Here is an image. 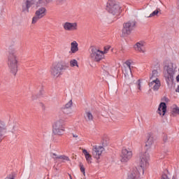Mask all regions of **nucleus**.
<instances>
[{
    "instance_id": "38",
    "label": "nucleus",
    "mask_w": 179,
    "mask_h": 179,
    "mask_svg": "<svg viewBox=\"0 0 179 179\" xmlns=\"http://www.w3.org/2000/svg\"><path fill=\"white\" fill-rule=\"evenodd\" d=\"M56 1H57V2H59V3H61L62 2H65V1H66V0H56Z\"/></svg>"
},
{
    "instance_id": "42",
    "label": "nucleus",
    "mask_w": 179,
    "mask_h": 179,
    "mask_svg": "<svg viewBox=\"0 0 179 179\" xmlns=\"http://www.w3.org/2000/svg\"><path fill=\"white\" fill-rule=\"evenodd\" d=\"M70 178H71V179H73V178H72V176H70Z\"/></svg>"
},
{
    "instance_id": "30",
    "label": "nucleus",
    "mask_w": 179,
    "mask_h": 179,
    "mask_svg": "<svg viewBox=\"0 0 179 179\" xmlns=\"http://www.w3.org/2000/svg\"><path fill=\"white\" fill-rule=\"evenodd\" d=\"M70 64L71 66H79V65H78V61H76V59L71 60L70 62Z\"/></svg>"
},
{
    "instance_id": "26",
    "label": "nucleus",
    "mask_w": 179,
    "mask_h": 179,
    "mask_svg": "<svg viewBox=\"0 0 179 179\" xmlns=\"http://www.w3.org/2000/svg\"><path fill=\"white\" fill-rule=\"evenodd\" d=\"M40 19H41L40 17H38L37 15L34 16L32 18V24L37 23V22H38V20H40Z\"/></svg>"
},
{
    "instance_id": "18",
    "label": "nucleus",
    "mask_w": 179,
    "mask_h": 179,
    "mask_svg": "<svg viewBox=\"0 0 179 179\" xmlns=\"http://www.w3.org/2000/svg\"><path fill=\"white\" fill-rule=\"evenodd\" d=\"M45 12H47L45 8L41 7L36 11L35 15H37L38 17H40L41 19L44 17Z\"/></svg>"
},
{
    "instance_id": "11",
    "label": "nucleus",
    "mask_w": 179,
    "mask_h": 179,
    "mask_svg": "<svg viewBox=\"0 0 179 179\" xmlns=\"http://www.w3.org/2000/svg\"><path fill=\"white\" fill-rule=\"evenodd\" d=\"M103 152H104V148L103 146L94 145L92 148V156L94 157V159L99 160Z\"/></svg>"
},
{
    "instance_id": "28",
    "label": "nucleus",
    "mask_w": 179,
    "mask_h": 179,
    "mask_svg": "<svg viewBox=\"0 0 179 179\" xmlns=\"http://www.w3.org/2000/svg\"><path fill=\"white\" fill-rule=\"evenodd\" d=\"M80 170L81 173H83V176H86V171L85 169V166L82 164H80Z\"/></svg>"
},
{
    "instance_id": "23",
    "label": "nucleus",
    "mask_w": 179,
    "mask_h": 179,
    "mask_svg": "<svg viewBox=\"0 0 179 179\" xmlns=\"http://www.w3.org/2000/svg\"><path fill=\"white\" fill-rule=\"evenodd\" d=\"M85 118L87 121H92L93 120V115L92 114V112H86Z\"/></svg>"
},
{
    "instance_id": "9",
    "label": "nucleus",
    "mask_w": 179,
    "mask_h": 179,
    "mask_svg": "<svg viewBox=\"0 0 179 179\" xmlns=\"http://www.w3.org/2000/svg\"><path fill=\"white\" fill-rule=\"evenodd\" d=\"M167 74L165 76L166 82L169 85L174 80V66L173 63H170L167 66Z\"/></svg>"
},
{
    "instance_id": "7",
    "label": "nucleus",
    "mask_w": 179,
    "mask_h": 179,
    "mask_svg": "<svg viewBox=\"0 0 179 179\" xmlns=\"http://www.w3.org/2000/svg\"><path fill=\"white\" fill-rule=\"evenodd\" d=\"M90 57L94 62H100L103 58H104V52L96 48H92L91 49Z\"/></svg>"
},
{
    "instance_id": "3",
    "label": "nucleus",
    "mask_w": 179,
    "mask_h": 179,
    "mask_svg": "<svg viewBox=\"0 0 179 179\" xmlns=\"http://www.w3.org/2000/svg\"><path fill=\"white\" fill-rule=\"evenodd\" d=\"M7 64L11 73L16 76L17 73V57L14 50L9 51Z\"/></svg>"
},
{
    "instance_id": "40",
    "label": "nucleus",
    "mask_w": 179,
    "mask_h": 179,
    "mask_svg": "<svg viewBox=\"0 0 179 179\" xmlns=\"http://www.w3.org/2000/svg\"><path fill=\"white\" fill-rule=\"evenodd\" d=\"M176 80L177 82H179V74L176 76Z\"/></svg>"
},
{
    "instance_id": "43",
    "label": "nucleus",
    "mask_w": 179,
    "mask_h": 179,
    "mask_svg": "<svg viewBox=\"0 0 179 179\" xmlns=\"http://www.w3.org/2000/svg\"><path fill=\"white\" fill-rule=\"evenodd\" d=\"M33 100H34V96L32 97Z\"/></svg>"
},
{
    "instance_id": "8",
    "label": "nucleus",
    "mask_w": 179,
    "mask_h": 179,
    "mask_svg": "<svg viewBox=\"0 0 179 179\" xmlns=\"http://www.w3.org/2000/svg\"><path fill=\"white\" fill-rule=\"evenodd\" d=\"M136 22L134 21H129L123 24L122 34L124 35H129L132 33L134 29H135V26Z\"/></svg>"
},
{
    "instance_id": "39",
    "label": "nucleus",
    "mask_w": 179,
    "mask_h": 179,
    "mask_svg": "<svg viewBox=\"0 0 179 179\" xmlns=\"http://www.w3.org/2000/svg\"><path fill=\"white\" fill-rule=\"evenodd\" d=\"M164 101H166L167 103V101H169V99L167 97H164L163 99Z\"/></svg>"
},
{
    "instance_id": "22",
    "label": "nucleus",
    "mask_w": 179,
    "mask_h": 179,
    "mask_svg": "<svg viewBox=\"0 0 179 179\" xmlns=\"http://www.w3.org/2000/svg\"><path fill=\"white\" fill-rule=\"evenodd\" d=\"M171 115L173 117H176V115H179V107L176 106L175 108H173L171 111Z\"/></svg>"
},
{
    "instance_id": "13",
    "label": "nucleus",
    "mask_w": 179,
    "mask_h": 179,
    "mask_svg": "<svg viewBox=\"0 0 179 179\" xmlns=\"http://www.w3.org/2000/svg\"><path fill=\"white\" fill-rule=\"evenodd\" d=\"M73 103L72 102V99H71L67 103L65 104L62 108V111L64 113V114H66L67 115H69L70 114H72V105Z\"/></svg>"
},
{
    "instance_id": "27",
    "label": "nucleus",
    "mask_w": 179,
    "mask_h": 179,
    "mask_svg": "<svg viewBox=\"0 0 179 179\" xmlns=\"http://www.w3.org/2000/svg\"><path fill=\"white\" fill-rule=\"evenodd\" d=\"M58 159H61L62 160H66V162H69V157L66 155H59Z\"/></svg>"
},
{
    "instance_id": "16",
    "label": "nucleus",
    "mask_w": 179,
    "mask_h": 179,
    "mask_svg": "<svg viewBox=\"0 0 179 179\" xmlns=\"http://www.w3.org/2000/svg\"><path fill=\"white\" fill-rule=\"evenodd\" d=\"M145 41H139V42H137L134 46V48L135 50V51H138V52H145Z\"/></svg>"
},
{
    "instance_id": "20",
    "label": "nucleus",
    "mask_w": 179,
    "mask_h": 179,
    "mask_svg": "<svg viewBox=\"0 0 179 179\" xmlns=\"http://www.w3.org/2000/svg\"><path fill=\"white\" fill-rule=\"evenodd\" d=\"M160 80L159 78H155V83L154 84V87H152L151 89L153 90L154 92H157L159 89H160Z\"/></svg>"
},
{
    "instance_id": "19",
    "label": "nucleus",
    "mask_w": 179,
    "mask_h": 179,
    "mask_svg": "<svg viewBox=\"0 0 179 179\" xmlns=\"http://www.w3.org/2000/svg\"><path fill=\"white\" fill-rule=\"evenodd\" d=\"M71 51L72 54H75L79 51V48H78V42L74 41L71 43Z\"/></svg>"
},
{
    "instance_id": "4",
    "label": "nucleus",
    "mask_w": 179,
    "mask_h": 179,
    "mask_svg": "<svg viewBox=\"0 0 179 179\" xmlns=\"http://www.w3.org/2000/svg\"><path fill=\"white\" fill-rule=\"evenodd\" d=\"M106 10L113 16H118L121 13V7L115 0H108L106 5Z\"/></svg>"
},
{
    "instance_id": "10",
    "label": "nucleus",
    "mask_w": 179,
    "mask_h": 179,
    "mask_svg": "<svg viewBox=\"0 0 179 179\" xmlns=\"http://www.w3.org/2000/svg\"><path fill=\"white\" fill-rule=\"evenodd\" d=\"M122 163H127L130 159L132 158V151L129 149L123 148L120 155Z\"/></svg>"
},
{
    "instance_id": "12",
    "label": "nucleus",
    "mask_w": 179,
    "mask_h": 179,
    "mask_svg": "<svg viewBox=\"0 0 179 179\" xmlns=\"http://www.w3.org/2000/svg\"><path fill=\"white\" fill-rule=\"evenodd\" d=\"M63 28L66 31H75L78 30V23L66 22L63 24Z\"/></svg>"
},
{
    "instance_id": "29",
    "label": "nucleus",
    "mask_w": 179,
    "mask_h": 179,
    "mask_svg": "<svg viewBox=\"0 0 179 179\" xmlns=\"http://www.w3.org/2000/svg\"><path fill=\"white\" fill-rule=\"evenodd\" d=\"M157 15H159V10L157 9L149 15V17H153V16H157Z\"/></svg>"
},
{
    "instance_id": "33",
    "label": "nucleus",
    "mask_w": 179,
    "mask_h": 179,
    "mask_svg": "<svg viewBox=\"0 0 179 179\" xmlns=\"http://www.w3.org/2000/svg\"><path fill=\"white\" fill-rule=\"evenodd\" d=\"M155 83H156V80H153L152 82H150L149 83V86H150V87H151V89H152V87H153L155 86Z\"/></svg>"
},
{
    "instance_id": "6",
    "label": "nucleus",
    "mask_w": 179,
    "mask_h": 179,
    "mask_svg": "<svg viewBox=\"0 0 179 179\" xmlns=\"http://www.w3.org/2000/svg\"><path fill=\"white\" fill-rule=\"evenodd\" d=\"M65 132V120L60 119L52 125V134L54 135H63Z\"/></svg>"
},
{
    "instance_id": "36",
    "label": "nucleus",
    "mask_w": 179,
    "mask_h": 179,
    "mask_svg": "<svg viewBox=\"0 0 179 179\" xmlns=\"http://www.w3.org/2000/svg\"><path fill=\"white\" fill-rule=\"evenodd\" d=\"M163 141L164 142H167V141H169V137L167 136V135L166 134L164 135Z\"/></svg>"
},
{
    "instance_id": "15",
    "label": "nucleus",
    "mask_w": 179,
    "mask_h": 179,
    "mask_svg": "<svg viewBox=\"0 0 179 179\" xmlns=\"http://www.w3.org/2000/svg\"><path fill=\"white\" fill-rule=\"evenodd\" d=\"M157 113L159 114V115H166V113H167V105L166 104V102H161Z\"/></svg>"
},
{
    "instance_id": "32",
    "label": "nucleus",
    "mask_w": 179,
    "mask_h": 179,
    "mask_svg": "<svg viewBox=\"0 0 179 179\" xmlns=\"http://www.w3.org/2000/svg\"><path fill=\"white\" fill-rule=\"evenodd\" d=\"M50 156L52 159H58V157H59V155L52 152L50 153Z\"/></svg>"
},
{
    "instance_id": "35",
    "label": "nucleus",
    "mask_w": 179,
    "mask_h": 179,
    "mask_svg": "<svg viewBox=\"0 0 179 179\" xmlns=\"http://www.w3.org/2000/svg\"><path fill=\"white\" fill-rule=\"evenodd\" d=\"M137 88L138 90H141V80L137 81Z\"/></svg>"
},
{
    "instance_id": "14",
    "label": "nucleus",
    "mask_w": 179,
    "mask_h": 179,
    "mask_svg": "<svg viewBox=\"0 0 179 179\" xmlns=\"http://www.w3.org/2000/svg\"><path fill=\"white\" fill-rule=\"evenodd\" d=\"M6 131V124H5V122L0 120V143L2 142L3 138H5Z\"/></svg>"
},
{
    "instance_id": "24",
    "label": "nucleus",
    "mask_w": 179,
    "mask_h": 179,
    "mask_svg": "<svg viewBox=\"0 0 179 179\" xmlns=\"http://www.w3.org/2000/svg\"><path fill=\"white\" fill-rule=\"evenodd\" d=\"M157 74H158V72L157 71V70H153L152 71V75L150 77V79H155V78H157Z\"/></svg>"
},
{
    "instance_id": "17",
    "label": "nucleus",
    "mask_w": 179,
    "mask_h": 179,
    "mask_svg": "<svg viewBox=\"0 0 179 179\" xmlns=\"http://www.w3.org/2000/svg\"><path fill=\"white\" fill-rule=\"evenodd\" d=\"M138 177H139V171L136 168L128 175L127 179H138Z\"/></svg>"
},
{
    "instance_id": "21",
    "label": "nucleus",
    "mask_w": 179,
    "mask_h": 179,
    "mask_svg": "<svg viewBox=\"0 0 179 179\" xmlns=\"http://www.w3.org/2000/svg\"><path fill=\"white\" fill-rule=\"evenodd\" d=\"M83 153L85 155L87 163H92V155H90L87 150H83Z\"/></svg>"
},
{
    "instance_id": "31",
    "label": "nucleus",
    "mask_w": 179,
    "mask_h": 179,
    "mask_svg": "<svg viewBox=\"0 0 179 179\" xmlns=\"http://www.w3.org/2000/svg\"><path fill=\"white\" fill-rule=\"evenodd\" d=\"M125 64L128 66V68H129L130 72H131V61L127 60V61L125 62Z\"/></svg>"
},
{
    "instance_id": "5",
    "label": "nucleus",
    "mask_w": 179,
    "mask_h": 179,
    "mask_svg": "<svg viewBox=\"0 0 179 179\" xmlns=\"http://www.w3.org/2000/svg\"><path fill=\"white\" fill-rule=\"evenodd\" d=\"M68 66L65 64H62V63H57L53 64L50 69V73L53 78H58L61 76L64 71H66Z\"/></svg>"
},
{
    "instance_id": "2",
    "label": "nucleus",
    "mask_w": 179,
    "mask_h": 179,
    "mask_svg": "<svg viewBox=\"0 0 179 179\" xmlns=\"http://www.w3.org/2000/svg\"><path fill=\"white\" fill-rule=\"evenodd\" d=\"M51 2V0H23L22 3V11L24 13H29V9L31 6H45Z\"/></svg>"
},
{
    "instance_id": "25",
    "label": "nucleus",
    "mask_w": 179,
    "mask_h": 179,
    "mask_svg": "<svg viewBox=\"0 0 179 179\" xmlns=\"http://www.w3.org/2000/svg\"><path fill=\"white\" fill-rule=\"evenodd\" d=\"M39 94L37 97H41L43 96V94L44 93V90H43V86L40 85L38 87Z\"/></svg>"
},
{
    "instance_id": "1",
    "label": "nucleus",
    "mask_w": 179,
    "mask_h": 179,
    "mask_svg": "<svg viewBox=\"0 0 179 179\" xmlns=\"http://www.w3.org/2000/svg\"><path fill=\"white\" fill-rule=\"evenodd\" d=\"M153 136L150 133H148L147 134V141L145 142L147 150L145 152H141L139 154L140 167L142 169L143 173L145 171V169L149 166L150 155H149L148 150L150 149V147L153 145Z\"/></svg>"
},
{
    "instance_id": "41",
    "label": "nucleus",
    "mask_w": 179,
    "mask_h": 179,
    "mask_svg": "<svg viewBox=\"0 0 179 179\" xmlns=\"http://www.w3.org/2000/svg\"><path fill=\"white\" fill-rule=\"evenodd\" d=\"M73 138H78V135H76V134H73Z\"/></svg>"
},
{
    "instance_id": "37",
    "label": "nucleus",
    "mask_w": 179,
    "mask_h": 179,
    "mask_svg": "<svg viewBox=\"0 0 179 179\" xmlns=\"http://www.w3.org/2000/svg\"><path fill=\"white\" fill-rule=\"evenodd\" d=\"M108 50H110V46H106V47L104 48L103 54L107 53V52L108 51Z\"/></svg>"
},
{
    "instance_id": "34",
    "label": "nucleus",
    "mask_w": 179,
    "mask_h": 179,
    "mask_svg": "<svg viewBox=\"0 0 179 179\" xmlns=\"http://www.w3.org/2000/svg\"><path fill=\"white\" fill-rule=\"evenodd\" d=\"M162 179H170V178H169V176H167V174H166V173H162Z\"/></svg>"
}]
</instances>
